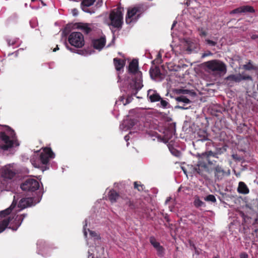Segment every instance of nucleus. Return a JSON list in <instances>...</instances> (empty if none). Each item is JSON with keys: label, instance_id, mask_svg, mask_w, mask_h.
<instances>
[{"label": "nucleus", "instance_id": "1", "mask_svg": "<svg viewBox=\"0 0 258 258\" xmlns=\"http://www.w3.org/2000/svg\"><path fill=\"white\" fill-rule=\"evenodd\" d=\"M16 205V203L13 202L10 207L0 212V217L4 218V219L0 221V233L4 231L9 224H10L9 228L13 230H17L27 216V214L16 215L13 214L9 215Z\"/></svg>", "mask_w": 258, "mask_h": 258}, {"label": "nucleus", "instance_id": "2", "mask_svg": "<svg viewBox=\"0 0 258 258\" xmlns=\"http://www.w3.org/2000/svg\"><path fill=\"white\" fill-rule=\"evenodd\" d=\"M130 73H132L134 84L131 86L134 91L133 93L135 95L137 92L143 86L142 84V75L141 72L138 70V61L136 59H133L128 66Z\"/></svg>", "mask_w": 258, "mask_h": 258}, {"label": "nucleus", "instance_id": "3", "mask_svg": "<svg viewBox=\"0 0 258 258\" xmlns=\"http://www.w3.org/2000/svg\"><path fill=\"white\" fill-rule=\"evenodd\" d=\"M207 71L216 76H221L226 73L227 66L225 63L218 59H213L204 63Z\"/></svg>", "mask_w": 258, "mask_h": 258}, {"label": "nucleus", "instance_id": "4", "mask_svg": "<svg viewBox=\"0 0 258 258\" xmlns=\"http://www.w3.org/2000/svg\"><path fill=\"white\" fill-rule=\"evenodd\" d=\"M19 146L17 140H12L5 133H0V149L3 151H8L14 146Z\"/></svg>", "mask_w": 258, "mask_h": 258}, {"label": "nucleus", "instance_id": "5", "mask_svg": "<svg viewBox=\"0 0 258 258\" xmlns=\"http://www.w3.org/2000/svg\"><path fill=\"white\" fill-rule=\"evenodd\" d=\"M110 25L116 28H120L123 23V14L119 9L112 11L109 15Z\"/></svg>", "mask_w": 258, "mask_h": 258}, {"label": "nucleus", "instance_id": "6", "mask_svg": "<svg viewBox=\"0 0 258 258\" xmlns=\"http://www.w3.org/2000/svg\"><path fill=\"white\" fill-rule=\"evenodd\" d=\"M70 43L76 47L81 48L84 45V39L80 32H72L69 37Z\"/></svg>", "mask_w": 258, "mask_h": 258}, {"label": "nucleus", "instance_id": "7", "mask_svg": "<svg viewBox=\"0 0 258 258\" xmlns=\"http://www.w3.org/2000/svg\"><path fill=\"white\" fill-rule=\"evenodd\" d=\"M226 83L228 85L232 86L231 84L233 82L239 83L242 80L252 81V77L249 75H243L240 74L235 75H230L225 78Z\"/></svg>", "mask_w": 258, "mask_h": 258}, {"label": "nucleus", "instance_id": "8", "mask_svg": "<svg viewBox=\"0 0 258 258\" xmlns=\"http://www.w3.org/2000/svg\"><path fill=\"white\" fill-rule=\"evenodd\" d=\"M39 187V183L38 181L33 178L26 179L21 185V188L23 190L35 191Z\"/></svg>", "mask_w": 258, "mask_h": 258}, {"label": "nucleus", "instance_id": "9", "mask_svg": "<svg viewBox=\"0 0 258 258\" xmlns=\"http://www.w3.org/2000/svg\"><path fill=\"white\" fill-rule=\"evenodd\" d=\"M54 157V154L50 148H45L40 155V160L43 164L48 163L49 159Z\"/></svg>", "mask_w": 258, "mask_h": 258}, {"label": "nucleus", "instance_id": "10", "mask_svg": "<svg viewBox=\"0 0 258 258\" xmlns=\"http://www.w3.org/2000/svg\"><path fill=\"white\" fill-rule=\"evenodd\" d=\"M15 175L13 167L10 165L5 166L1 170V176L5 179H11Z\"/></svg>", "mask_w": 258, "mask_h": 258}, {"label": "nucleus", "instance_id": "11", "mask_svg": "<svg viewBox=\"0 0 258 258\" xmlns=\"http://www.w3.org/2000/svg\"><path fill=\"white\" fill-rule=\"evenodd\" d=\"M37 202L34 201V198H24L20 200L18 203V207L21 209H24L29 207L35 205Z\"/></svg>", "mask_w": 258, "mask_h": 258}, {"label": "nucleus", "instance_id": "12", "mask_svg": "<svg viewBox=\"0 0 258 258\" xmlns=\"http://www.w3.org/2000/svg\"><path fill=\"white\" fill-rule=\"evenodd\" d=\"M147 97L151 102L159 101L161 99L159 93L156 90L153 89H150L148 91Z\"/></svg>", "mask_w": 258, "mask_h": 258}, {"label": "nucleus", "instance_id": "13", "mask_svg": "<svg viewBox=\"0 0 258 258\" xmlns=\"http://www.w3.org/2000/svg\"><path fill=\"white\" fill-rule=\"evenodd\" d=\"M214 171L215 181L221 180L225 175V171L219 165H217L214 167Z\"/></svg>", "mask_w": 258, "mask_h": 258}, {"label": "nucleus", "instance_id": "14", "mask_svg": "<svg viewBox=\"0 0 258 258\" xmlns=\"http://www.w3.org/2000/svg\"><path fill=\"white\" fill-rule=\"evenodd\" d=\"M105 38L101 37L99 39L94 40L92 43L95 49L101 50L105 45Z\"/></svg>", "mask_w": 258, "mask_h": 258}, {"label": "nucleus", "instance_id": "15", "mask_svg": "<svg viewBox=\"0 0 258 258\" xmlns=\"http://www.w3.org/2000/svg\"><path fill=\"white\" fill-rule=\"evenodd\" d=\"M150 74L151 78L154 79H157L161 78V73L159 67H153L150 70Z\"/></svg>", "mask_w": 258, "mask_h": 258}, {"label": "nucleus", "instance_id": "16", "mask_svg": "<svg viewBox=\"0 0 258 258\" xmlns=\"http://www.w3.org/2000/svg\"><path fill=\"white\" fill-rule=\"evenodd\" d=\"M141 8L139 7H134L127 11V17L126 18V21L127 22L128 19L133 18L135 15L138 14L141 12Z\"/></svg>", "mask_w": 258, "mask_h": 258}, {"label": "nucleus", "instance_id": "17", "mask_svg": "<svg viewBox=\"0 0 258 258\" xmlns=\"http://www.w3.org/2000/svg\"><path fill=\"white\" fill-rule=\"evenodd\" d=\"M237 191L240 194L246 195L249 193V190L245 183L240 181L238 184Z\"/></svg>", "mask_w": 258, "mask_h": 258}, {"label": "nucleus", "instance_id": "18", "mask_svg": "<svg viewBox=\"0 0 258 258\" xmlns=\"http://www.w3.org/2000/svg\"><path fill=\"white\" fill-rule=\"evenodd\" d=\"M77 28L81 29L86 34H88L92 30L90 25L86 23H78Z\"/></svg>", "mask_w": 258, "mask_h": 258}, {"label": "nucleus", "instance_id": "19", "mask_svg": "<svg viewBox=\"0 0 258 258\" xmlns=\"http://www.w3.org/2000/svg\"><path fill=\"white\" fill-rule=\"evenodd\" d=\"M113 61L115 69L117 71H120L122 68H123L125 64V62L123 60H121L117 58H114L113 59Z\"/></svg>", "mask_w": 258, "mask_h": 258}, {"label": "nucleus", "instance_id": "20", "mask_svg": "<svg viewBox=\"0 0 258 258\" xmlns=\"http://www.w3.org/2000/svg\"><path fill=\"white\" fill-rule=\"evenodd\" d=\"M203 159H201L199 157V160L197 162V166L202 168L204 171H206L208 173H210L211 170L208 167L207 164L203 161Z\"/></svg>", "mask_w": 258, "mask_h": 258}, {"label": "nucleus", "instance_id": "21", "mask_svg": "<svg viewBox=\"0 0 258 258\" xmlns=\"http://www.w3.org/2000/svg\"><path fill=\"white\" fill-rule=\"evenodd\" d=\"M119 197V194L114 190H111L109 192L108 198L111 203L116 202Z\"/></svg>", "mask_w": 258, "mask_h": 258}, {"label": "nucleus", "instance_id": "22", "mask_svg": "<svg viewBox=\"0 0 258 258\" xmlns=\"http://www.w3.org/2000/svg\"><path fill=\"white\" fill-rule=\"evenodd\" d=\"M199 156L201 159L209 158V157L210 156L217 157V154L211 151L203 153L202 154L199 155Z\"/></svg>", "mask_w": 258, "mask_h": 258}, {"label": "nucleus", "instance_id": "23", "mask_svg": "<svg viewBox=\"0 0 258 258\" xmlns=\"http://www.w3.org/2000/svg\"><path fill=\"white\" fill-rule=\"evenodd\" d=\"M95 1V0H83L81 3L83 10L86 11L85 8L92 6Z\"/></svg>", "mask_w": 258, "mask_h": 258}, {"label": "nucleus", "instance_id": "24", "mask_svg": "<svg viewBox=\"0 0 258 258\" xmlns=\"http://www.w3.org/2000/svg\"><path fill=\"white\" fill-rule=\"evenodd\" d=\"M177 93L178 94H188L191 96H195L196 94L195 92L192 91L191 90L182 89L177 90Z\"/></svg>", "mask_w": 258, "mask_h": 258}, {"label": "nucleus", "instance_id": "25", "mask_svg": "<svg viewBox=\"0 0 258 258\" xmlns=\"http://www.w3.org/2000/svg\"><path fill=\"white\" fill-rule=\"evenodd\" d=\"M240 9L241 11V13H245L247 12L249 13H253L254 12V10L253 8L249 6H244L240 7Z\"/></svg>", "mask_w": 258, "mask_h": 258}, {"label": "nucleus", "instance_id": "26", "mask_svg": "<svg viewBox=\"0 0 258 258\" xmlns=\"http://www.w3.org/2000/svg\"><path fill=\"white\" fill-rule=\"evenodd\" d=\"M194 171L196 172L199 175L204 177L205 178H206V175L205 174L204 170L197 166V164L194 167Z\"/></svg>", "mask_w": 258, "mask_h": 258}, {"label": "nucleus", "instance_id": "27", "mask_svg": "<svg viewBox=\"0 0 258 258\" xmlns=\"http://www.w3.org/2000/svg\"><path fill=\"white\" fill-rule=\"evenodd\" d=\"M175 100L178 102H182L185 104L190 103L191 102L189 99L183 95L176 97Z\"/></svg>", "mask_w": 258, "mask_h": 258}, {"label": "nucleus", "instance_id": "28", "mask_svg": "<svg viewBox=\"0 0 258 258\" xmlns=\"http://www.w3.org/2000/svg\"><path fill=\"white\" fill-rule=\"evenodd\" d=\"M194 45V43L190 41H186L185 46L186 47V50L189 51V52H191V51L194 49L195 47Z\"/></svg>", "mask_w": 258, "mask_h": 258}, {"label": "nucleus", "instance_id": "29", "mask_svg": "<svg viewBox=\"0 0 258 258\" xmlns=\"http://www.w3.org/2000/svg\"><path fill=\"white\" fill-rule=\"evenodd\" d=\"M194 205L196 207H203V206H205V203L203 202H202L201 200H200L199 198H197L195 200Z\"/></svg>", "mask_w": 258, "mask_h": 258}, {"label": "nucleus", "instance_id": "30", "mask_svg": "<svg viewBox=\"0 0 258 258\" xmlns=\"http://www.w3.org/2000/svg\"><path fill=\"white\" fill-rule=\"evenodd\" d=\"M204 200L207 202L215 203L216 202L215 197L213 195H209L204 198Z\"/></svg>", "mask_w": 258, "mask_h": 258}, {"label": "nucleus", "instance_id": "31", "mask_svg": "<svg viewBox=\"0 0 258 258\" xmlns=\"http://www.w3.org/2000/svg\"><path fill=\"white\" fill-rule=\"evenodd\" d=\"M160 101V107H161L164 108L170 107V105L167 101L163 100L162 98L161 99V100Z\"/></svg>", "mask_w": 258, "mask_h": 258}, {"label": "nucleus", "instance_id": "32", "mask_svg": "<svg viewBox=\"0 0 258 258\" xmlns=\"http://www.w3.org/2000/svg\"><path fill=\"white\" fill-rule=\"evenodd\" d=\"M150 242L155 248L160 245V243L156 241L154 237H151L150 238Z\"/></svg>", "mask_w": 258, "mask_h": 258}, {"label": "nucleus", "instance_id": "33", "mask_svg": "<svg viewBox=\"0 0 258 258\" xmlns=\"http://www.w3.org/2000/svg\"><path fill=\"white\" fill-rule=\"evenodd\" d=\"M156 250L157 251V254L159 256H163L164 254V249L162 246L160 245L156 248Z\"/></svg>", "mask_w": 258, "mask_h": 258}, {"label": "nucleus", "instance_id": "34", "mask_svg": "<svg viewBox=\"0 0 258 258\" xmlns=\"http://www.w3.org/2000/svg\"><path fill=\"white\" fill-rule=\"evenodd\" d=\"M143 186V185L139 184L137 182H134V187L137 188L139 191H142L144 189Z\"/></svg>", "mask_w": 258, "mask_h": 258}, {"label": "nucleus", "instance_id": "35", "mask_svg": "<svg viewBox=\"0 0 258 258\" xmlns=\"http://www.w3.org/2000/svg\"><path fill=\"white\" fill-rule=\"evenodd\" d=\"M205 41L207 44L210 46H214L217 44V42L213 40H211L210 39H206Z\"/></svg>", "mask_w": 258, "mask_h": 258}, {"label": "nucleus", "instance_id": "36", "mask_svg": "<svg viewBox=\"0 0 258 258\" xmlns=\"http://www.w3.org/2000/svg\"><path fill=\"white\" fill-rule=\"evenodd\" d=\"M241 11L240 9V7L236 8L230 12V15L235 14H241Z\"/></svg>", "mask_w": 258, "mask_h": 258}, {"label": "nucleus", "instance_id": "37", "mask_svg": "<svg viewBox=\"0 0 258 258\" xmlns=\"http://www.w3.org/2000/svg\"><path fill=\"white\" fill-rule=\"evenodd\" d=\"M126 205L128 206L131 209H134L136 208V206L134 204L133 202L128 201L126 202Z\"/></svg>", "mask_w": 258, "mask_h": 258}, {"label": "nucleus", "instance_id": "38", "mask_svg": "<svg viewBox=\"0 0 258 258\" xmlns=\"http://www.w3.org/2000/svg\"><path fill=\"white\" fill-rule=\"evenodd\" d=\"M199 31L200 36H205L207 35V32L203 28L199 29Z\"/></svg>", "mask_w": 258, "mask_h": 258}, {"label": "nucleus", "instance_id": "39", "mask_svg": "<svg viewBox=\"0 0 258 258\" xmlns=\"http://www.w3.org/2000/svg\"><path fill=\"white\" fill-rule=\"evenodd\" d=\"M88 231H89L90 232V235L91 237H97V234L94 231H90V230L88 229Z\"/></svg>", "mask_w": 258, "mask_h": 258}, {"label": "nucleus", "instance_id": "40", "mask_svg": "<svg viewBox=\"0 0 258 258\" xmlns=\"http://www.w3.org/2000/svg\"><path fill=\"white\" fill-rule=\"evenodd\" d=\"M240 258H248V255L245 252L241 253L240 254Z\"/></svg>", "mask_w": 258, "mask_h": 258}, {"label": "nucleus", "instance_id": "41", "mask_svg": "<svg viewBox=\"0 0 258 258\" xmlns=\"http://www.w3.org/2000/svg\"><path fill=\"white\" fill-rule=\"evenodd\" d=\"M175 108L176 109H188V107H184L183 106H181L179 105H176L175 106Z\"/></svg>", "mask_w": 258, "mask_h": 258}, {"label": "nucleus", "instance_id": "42", "mask_svg": "<svg viewBox=\"0 0 258 258\" xmlns=\"http://www.w3.org/2000/svg\"><path fill=\"white\" fill-rule=\"evenodd\" d=\"M102 5V0H98V2L96 3V6L97 8L100 7Z\"/></svg>", "mask_w": 258, "mask_h": 258}, {"label": "nucleus", "instance_id": "43", "mask_svg": "<svg viewBox=\"0 0 258 258\" xmlns=\"http://www.w3.org/2000/svg\"><path fill=\"white\" fill-rule=\"evenodd\" d=\"M85 222H86L85 225L84 226V234L85 236L86 237L87 234V231H86L85 227L87 226V220H85Z\"/></svg>", "mask_w": 258, "mask_h": 258}, {"label": "nucleus", "instance_id": "44", "mask_svg": "<svg viewBox=\"0 0 258 258\" xmlns=\"http://www.w3.org/2000/svg\"><path fill=\"white\" fill-rule=\"evenodd\" d=\"M171 153L172 154H173L174 155H175L176 156H177L179 154V153L177 152V151H176L175 150H173V151H171Z\"/></svg>", "mask_w": 258, "mask_h": 258}, {"label": "nucleus", "instance_id": "45", "mask_svg": "<svg viewBox=\"0 0 258 258\" xmlns=\"http://www.w3.org/2000/svg\"><path fill=\"white\" fill-rule=\"evenodd\" d=\"M72 13L74 16H76L78 14V11L77 9H74L72 10Z\"/></svg>", "mask_w": 258, "mask_h": 258}, {"label": "nucleus", "instance_id": "46", "mask_svg": "<svg viewBox=\"0 0 258 258\" xmlns=\"http://www.w3.org/2000/svg\"><path fill=\"white\" fill-rule=\"evenodd\" d=\"M171 199V198L170 197H168L166 199V200L165 201V204H167L170 201V200Z\"/></svg>", "mask_w": 258, "mask_h": 258}, {"label": "nucleus", "instance_id": "47", "mask_svg": "<svg viewBox=\"0 0 258 258\" xmlns=\"http://www.w3.org/2000/svg\"><path fill=\"white\" fill-rule=\"evenodd\" d=\"M211 54H212L211 52H209V53H206V54L204 53V54H203L202 56L203 57H205V56H208L209 55H210Z\"/></svg>", "mask_w": 258, "mask_h": 258}, {"label": "nucleus", "instance_id": "48", "mask_svg": "<svg viewBox=\"0 0 258 258\" xmlns=\"http://www.w3.org/2000/svg\"><path fill=\"white\" fill-rule=\"evenodd\" d=\"M206 160L208 161L209 164H212V162L209 160V158H206Z\"/></svg>", "mask_w": 258, "mask_h": 258}, {"label": "nucleus", "instance_id": "49", "mask_svg": "<svg viewBox=\"0 0 258 258\" xmlns=\"http://www.w3.org/2000/svg\"><path fill=\"white\" fill-rule=\"evenodd\" d=\"M67 48H68L70 51H72V52H74V49H73V48H70V47H68V46L67 47Z\"/></svg>", "mask_w": 258, "mask_h": 258}, {"label": "nucleus", "instance_id": "50", "mask_svg": "<svg viewBox=\"0 0 258 258\" xmlns=\"http://www.w3.org/2000/svg\"><path fill=\"white\" fill-rule=\"evenodd\" d=\"M88 258H93L92 254H89L88 255Z\"/></svg>", "mask_w": 258, "mask_h": 258}, {"label": "nucleus", "instance_id": "51", "mask_svg": "<svg viewBox=\"0 0 258 258\" xmlns=\"http://www.w3.org/2000/svg\"><path fill=\"white\" fill-rule=\"evenodd\" d=\"M59 48L58 47V46H57V47L56 48H55L54 49H53V51H56L57 50H58Z\"/></svg>", "mask_w": 258, "mask_h": 258}, {"label": "nucleus", "instance_id": "52", "mask_svg": "<svg viewBox=\"0 0 258 258\" xmlns=\"http://www.w3.org/2000/svg\"><path fill=\"white\" fill-rule=\"evenodd\" d=\"M124 139H125V140L126 141L128 140V136H125L124 137Z\"/></svg>", "mask_w": 258, "mask_h": 258}, {"label": "nucleus", "instance_id": "53", "mask_svg": "<svg viewBox=\"0 0 258 258\" xmlns=\"http://www.w3.org/2000/svg\"><path fill=\"white\" fill-rule=\"evenodd\" d=\"M203 140H208V138L206 136H204V138H203Z\"/></svg>", "mask_w": 258, "mask_h": 258}, {"label": "nucleus", "instance_id": "54", "mask_svg": "<svg viewBox=\"0 0 258 258\" xmlns=\"http://www.w3.org/2000/svg\"><path fill=\"white\" fill-rule=\"evenodd\" d=\"M8 43H9V45H14L15 44V42H13L11 44L10 43V41Z\"/></svg>", "mask_w": 258, "mask_h": 258}, {"label": "nucleus", "instance_id": "55", "mask_svg": "<svg viewBox=\"0 0 258 258\" xmlns=\"http://www.w3.org/2000/svg\"><path fill=\"white\" fill-rule=\"evenodd\" d=\"M244 69H246V70H249V68H248L247 67V66H246V65H244Z\"/></svg>", "mask_w": 258, "mask_h": 258}, {"label": "nucleus", "instance_id": "56", "mask_svg": "<svg viewBox=\"0 0 258 258\" xmlns=\"http://www.w3.org/2000/svg\"><path fill=\"white\" fill-rule=\"evenodd\" d=\"M176 22H174L173 25H172V28H173L176 24Z\"/></svg>", "mask_w": 258, "mask_h": 258}, {"label": "nucleus", "instance_id": "57", "mask_svg": "<svg viewBox=\"0 0 258 258\" xmlns=\"http://www.w3.org/2000/svg\"><path fill=\"white\" fill-rule=\"evenodd\" d=\"M256 37V36H255V35H253V36L251 37V38H252V39H255Z\"/></svg>", "mask_w": 258, "mask_h": 258}, {"label": "nucleus", "instance_id": "58", "mask_svg": "<svg viewBox=\"0 0 258 258\" xmlns=\"http://www.w3.org/2000/svg\"><path fill=\"white\" fill-rule=\"evenodd\" d=\"M213 258H218V257H217V256H215V257H214Z\"/></svg>", "mask_w": 258, "mask_h": 258}, {"label": "nucleus", "instance_id": "59", "mask_svg": "<svg viewBox=\"0 0 258 258\" xmlns=\"http://www.w3.org/2000/svg\"><path fill=\"white\" fill-rule=\"evenodd\" d=\"M103 258H106V257H103Z\"/></svg>", "mask_w": 258, "mask_h": 258}]
</instances>
